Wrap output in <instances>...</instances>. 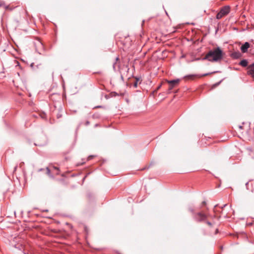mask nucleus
Masks as SVG:
<instances>
[{"label":"nucleus","instance_id":"obj_1","mask_svg":"<svg viewBox=\"0 0 254 254\" xmlns=\"http://www.w3.org/2000/svg\"><path fill=\"white\" fill-rule=\"evenodd\" d=\"M223 58V52L219 47L210 50L206 55L203 60H207L212 62L220 61Z\"/></svg>","mask_w":254,"mask_h":254},{"label":"nucleus","instance_id":"obj_2","mask_svg":"<svg viewBox=\"0 0 254 254\" xmlns=\"http://www.w3.org/2000/svg\"><path fill=\"white\" fill-rule=\"evenodd\" d=\"M230 10V7L228 5L225 6L223 7L220 11L217 13L216 15V18L218 19H221L223 16L227 15Z\"/></svg>","mask_w":254,"mask_h":254},{"label":"nucleus","instance_id":"obj_3","mask_svg":"<svg viewBox=\"0 0 254 254\" xmlns=\"http://www.w3.org/2000/svg\"><path fill=\"white\" fill-rule=\"evenodd\" d=\"M207 217V215L202 212H198L194 216V219L199 222L205 220Z\"/></svg>","mask_w":254,"mask_h":254},{"label":"nucleus","instance_id":"obj_4","mask_svg":"<svg viewBox=\"0 0 254 254\" xmlns=\"http://www.w3.org/2000/svg\"><path fill=\"white\" fill-rule=\"evenodd\" d=\"M250 44L246 42L241 47V50L242 53H246L249 48H250Z\"/></svg>","mask_w":254,"mask_h":254},{"label":"nucleus","instance_id":"obj_5","mask_svg":"<svg viewBox=\"0 0 254 254\" xmlns=\"http://www.w3.org/2000/svg\"><path fill=\"white\" fill-rule=\"evenodd\" d=\"M179 82V79L172 80L168 81V83L170 84L169 89L171 90L173 88L174 86L178 83Z\"/></svg>","mask_w":254,"mask_h":254},{"label":"nucleus","instance_id":"obj_6","mask_svg":"<svg viewBox=\"0 0 254 254\" xmlns=\"http://www.w3.org/2000/svg\"><path fill=\"white\" fill-rule=\"evenodd\" d=\"M248 73L254 77V64L249 66Z\"/></svg>","mask_w":254,"mask_h":254},{"label":"nucleus","instance_id":"obj_7","mask_svg":"<svg viewBox=\"0 0 254 254\" xmlns=\"http://www.w3.org/2000/svg\"><path fill=\"white\" fill-rule=\"evenodd\" d=\"M241 54L240 52H234L232 54V56L235 59H238L241 57Z\"/></svg>","mask_w":254,"mask_h":254},{"label":"nucleus","instance_id":"obj_8","mask_svg":"<svg viewBox=\"0 0 254 254\" xmlns=\"http://www.w3.org/2000/svg\"><path fill=\"white\" fill-rule=\"evenodd\" d=\"M240 64L243 67H246L248 65V62L246 60H243L241 61Z\"/></svg>","mask_w":254,"mask_h":254},{"label":"nucleus","instance_id":"obj_9","mask_svg":"<svg viewBox=\"0 0 254 254\" xmlns=\"http://www.w3.org/2000/svg\"><path fill=\"white\" fill-rule=\"evenodd\" d=\"M138 79L136 78V81H135V82L134 83V84H133V86H134V87H135V88H136V87H137V82H138Z\"/></svg>","mask_w":254,"mask_h":254},{"label":"nucleus","instance_id":"obj_10","mask_svg":"<svg viewBox=\"0 0 254 254\" xmlns=\"http://www.w3.org/2000/svg\"><path fill=\"white\" fill-rule=\"evenodd\" d=\"M46 170H47V174L48 175H50L51 171H50V169L48 168H47Z\"/></svg>","mask_w":254,"mask_h":254},{"label":"nucleus","instance_id":"obj_11","mask_svg":"<svg viewBox=\"0 0 254 254\" xmlns=\"http://www.w3.org/2000/svg\"><path fill=\"white\" fill-rule=\"evenodd\" d=\"M189 210L190 212H192V213H193L194 212V210L193 208H192L191 207H190L189 208Z\"/></svg>","mask_w":254,"mask_h":254},{"label":"nucleus","instance_id":"obj_12","mask_svg":"<svg viewBox=\"0 0 254 254\" xmlns=\"http://www.w3.org/2000/svg\"><path fill=\"white\" fill-rule=\"evenodd\" d=\"M206 223L210 226H211L212 225V224L211 222H209V221H207L206 222Z\"/></svg>","mask_w":254,"mask_h":254},{"label":"nucleus","instance_id":"obj_13","mask_svg":"<svg viewBox=\"0 0 254 254\" xmlns=\"http://www.w3.org/2000/svg\"><path fill=\"white\" fill-rule=\"evenodd\" d=\"M194 75H188L187 77H189V78H191V77H194Z\"/></svg>","mask_w":254,"mask_h":254},{"label":"nucleus","instance_id":"obj_14","mask_svg":"<svg viewBox=\"0 0 254 254\" xmlns=\"http://www.w3.org/2000/svg\"><path fill=\"white\" fill-rule=\"evenodd\" d=\"M93 156H90L88 157V160H90V159L92 158H93Z\"/></svg>","mask_w":254,"mask_h":254},{"label":"nucleus","instance_id":"obj_15","mask_svg":"<svg viewBox=\"0 0 254 254\" xmlns=\"http://www.w3.org/2000/svg\"><path fill=\"white\" fill-rule=\"evenodd\" d=\"M101 107H102V106H98L96 107L95 108H101Z\"/></svg>","mask_w":254,"mask_h":254},{"label":"nucleus","instance_id":"obj_16","mask_svg":"<svg viewBox=\"0 0 254 254\" xmlns=\"http://www.w3.org/2000/svg\"><path fill=\"white\" fill-rule=\"evenodd\" d=\"M248 184H249V183H248V182H247V183L246 184V186H248Z\"/></svg>","mask_w":254,"mask_h":254},{"label":"nucleus","instance_id":"obj_17","mask_svg":"<svg viewBox=\"0 0 254 254\" xmlns=\"http://www.w3.org/2000/svg\"><path fill=\"white\" fill-rule=\"evenodd\" d=\"M205 204V201H203V204Z\"/></svg>","mask_w":254,"mask_h":254}]
</instances>
